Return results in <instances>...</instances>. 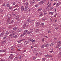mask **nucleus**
Wrapping results in <instances>:
<instances>
[{"label":"nucleus","instance_id":"nucleus-1","mask_svg":"<svg viewBox=\"0 0 61 61\" xmlns=\"http://www.w3.org/2000/svg\"><path fill=\"white\" fill-rule=\"evenodd\" d=\"M11 14H10L8 15V19H7V21H8L9 22V20H10V19H11Z\"/></svg>","mask_w":61,"mask_h":61},{"label":"nucleus","instance_id":"nucleus-2","mask_svg":"<svg viewBox=\"0 0 61 61\" xmlns=\"http://www.w3.org/2000/svg\"><path fill=\"white\" fill-rule=\"evenodd\" d=\"M15 34L14 33H11L10 34L9 36H10L11 38H13L14 37V36H15Z\"/></svg>","mask_w":61,"mask_h":61},{"label":"nucleus","instance_id":"nucleus-3","mask_svg":"<svg viewBox=\"0 0 61 61\" xmlns=\"http://www.w3.org/2000/svg\"><path fill=\"white\" fill-rule=\"evenodd\" d=\"M60 4H61V3L60 2H59L58 3H57L55 7H57L58 6H59L60 5Z\"/></svg>","mask_w":61,"mask_h":61},{"label":"nucleus","instance_id":"nucleus-4","mask_svg":"<svg viewBox=\"0 0 61 61\" xmlns=\"http://www.w3.org/2000/svg\"><path fill=\"white\" fill-rule=\"evenodd\" d=\"M27 24L26 23H25L24 24L23 26V29H25V27H26V25Z\"/></svg>","mask_w":61,"mask_h":61},{"label":"nucleus","instance_id":"nucleus-5","mask_svg":"<svg viewBox=\"0 0 61 61\" xmlns=\"http://www.w3.org/2000/svg\"><path fill=\"white\" fill-rule=\"evenodd\" d=\"M4 35V32H3L0 35V37H2L3 36V35Z\"/></svg>","mask_w":61,"mask_h":61},{"label":"nucleus","instance_id":"nucleus-6","mask_svg":"<svg viewBox=\"0 0 61 61\" xmlns=\"http://www.w3.org/2000/svg\"><path fill=\"white\" fill-rule=\"evenodd\" d=\"M44 3V1H41L39 3V5H42V4H43Z\"/></svg>","mask_w":61,"mask_h":61},{"label":"nucleus","instance_id":"nucleus-7","mask_svg":"<svg viewBox=\"0 0 61 61\" xmlns=\"http://www.w3.org/2000/svg\"><path fill=\"white\" fill-rule=\"evenodd\" d=\"M44 25V23H41V24H40V27H42Z\"/></svg>","mask_w":61,"mask_h":61},{"label":"nucleus","instance_id":"nucleus-8","mask_svg":"<svg viewBox=\"0 0 61 61\" xmlns=\"http://www.w3.org/2000/svg\"><path fill=\"white\" fill-rule=\"evenodd\" d=\"M13 54H10L9 58H10V59H13Z\"/></svg>","mask_w":61,"mask_h":61},{"label":"nucleus","instance_id":"nucleus-9","mask_svg":"<svg viewBox=\"0 0 61 61\" xmlns=\"http://www.w3.org/2000/svg\"><path fill=\"white\" fill-rule=\"evenodd\" d=\"M29 42V41H25L24 42V45H26Z\"/></svg>","mask_w":61,"mask_h":61},{"label":"nucleus","instance_id":"nucleus-10","mask_svg":"<svg viewBox=\"0 0 61 61\" xmlns=\"http://www.w3.org/2000/svg\"><path fill=\"white\" fill-rule=\"evenodd\" d=\"M22 31V30L21 28H20L17 30L18 32H21Z\"/></svg>","mask_w":61,"mask_h":61},{"label":"nucleus","instance_id":"nucleus-11","mask_svg":"<svg viewBox=\"0 0 61 61\" xmlns=\"http://www.w3.org/2000/svg\"><path fill=\"white\" fill-rule=\"evenodd\" d=\"M20 9L22 11H24V7L23 6H22L20 7Z\"/></svg>","mask_w":61,"mask_h":61},{"label":"nucleus","instance_id":"nucleus-12","mask_svg":"<svg viewBox=\"0 0 61 61\" xmlns=\"http://www.w3.org/2000/svg\"><path fill=\"white\" fill-rule=\"evenodd\" d=\"M9 20V22H8V21H7V22H10V23H13V22H14V20H11V21H10V20Z\"/></svg>","mask_w":61,"mask_h":61},{"label":"nucleus","instance_id":"nucleus-13","mask_svg":"<svg viewBox=\"0 0 61 61\" xmlns=\"http://www.w3.org/2000/svg\"><path fill=\"white\" fill-rule=\"evenodd\" d=\"M20 17L19 16V15H17L16 16V17H15V19H16V20H17V19H19V18Z\"/></svg>","mask_w":61,"mask_h":61},{"label":"nucleus","instance_id":"nucleus-14","mask_svg":"<svg viewBox=\"0 0 61 61\" xmlns=\"http://www.w3.org/2000/svg\"><path fill=\"white\" fill-rule=\"evenodd\" d=\"M18 27H14L13 29L15 31H16V30L18 29Z\"/></svg>","mask_w":61,"mask_h":61},{"label":"nucleus","instance_id":"nucleus-15","mask_svg":"<svg viewBox=\"0 0 61 61\" xmlns=\"http://www.w3.org/2000/svg\"><path fill=\"white\" fill-rule=\"evenodd\" d=\"M36 2V1L35 0H33L31 1V2L30 3V4H33V3H35Z\"/></svg>","mask_w":61,"mask_h":61},{"label":"nucleus","instance_id":"nucleus-16","mask_svg":"<svg viewBox=\"0 0 61 61\" xmlns=\"http://www.w3.org/2000/svg\"><path fill=\"white\" fill-rule=\"evenodd\" d=\"M25 40V39H22L20 41H17V42H18V43H21V41H24V40Z\"/></svg>","mask_w":61,"mask_h":61},{"label":"nucleus","instance_id":"nucleus-17","mask_svg":"<svg viewBox=\"0 0 61 61\" xmlns=\"http://www.w3.org/2000/svg\"><path fill=\"white\" fill-rule=\"evenodd\" d=\"M29 6V5H26V6H25V9H29V8H28Z\"/></svg>","mask_w":61,"mask_h":61},{"label":"nucleus","instance_id":"nucleus-18","mask_svg":"<svg viewBox=\"0 0 61 61\" xmlns=\"http://www.w3.org/2000/svg\"><path fill=\"white\" fill-rule=\"evenodd\" d=\"M42 8H39L37 10V11H38V12H40V11H41V10H42Z\"/></svg>","mask_w":61,"mask_h":61},{"label":"nucleus","instance_id":"nucleus-19","mask_svg":"<svg viewBox=\"0 0 61 61\" xmlns=\"http://www.w3.org/2000/svg\"><path fill=\"white\" fill-rule=\"evenodd\" d=\"M9 34V32L8 31H6L5 32V35H8Z\"/></svg>","mask_w":61,"mask_h":61},{"label":"nucleus","instance_id":"nucleus-20","mask_svg":"<svg viewBox=\"0 0 61 61\" xmlns=\"http://www.w3.org/2000/svg\"><path fill=\"white\" fill-rule=\"evenodd\" d=\"M32 33V31H29L27 32V34H31V33Z\"/></svg>","mask_w":61,"mask_h":61},{"label":"nucleus","instance_id":"nucleus-21","mask_svg":"<svg viewBox=\"0 0 61 61\" xmlns=\"http://www.w3.org/2000/svg\"><path fill=\"white\" fill-rule=\"evenodd\" d=\"M5 6H7V7H10V5H9V4H8L7 5H6Z\"/></svg>","mask_w":61,"mask_h":61},{"label":"nucleus","instance_id":"nucleus-22","mask_svg":"<svg viewBox=\"0 0 61 61\" xmlns=\"http://www.w3.org/2000/svg\"><path fill=\"white\" fill-rule=\"evenodd\" d=\"M28 30H25L24 31V34H25H25H26L27 32H28Z\"/></svg>","mask_w":61,"mask_h":61},{"label":"nucleus","instance_id":"nucleus-23","mask_svg":"<svg viewBox=\"0 0 61 61\" xmlns=\"http://www.w3.org/2000/svg\"><path fill=\"white\" fill-rule=\"evenodd\" d=\"M45 45L43 44L41 46V48H44V47H45Z\"/></svg>","mask_w":61,"mask_h":61},{"label":"nucleus","instance_id":"nucleus-24","mask_svg":"<svg viewBox=\"0 0 61 61\" xmlns=\"http://www.w3.org/2000/svg\"><path fill=\"white\" fill-rule=\"evenodd\" d=\"M42 61H45L46 60V58H42Z\"/></svg>","mask_w":61,"mask_h":61},{"label":"nucleus","instance_id":"nucleus-25","mask_svg":"<svg viewBox=\"0 0 61 61\" xmlns=\"http://www.w3.org/2000/svg\"><path fill=\"white\" fill-rule=\"evenodd\" d=\"M39 25H40V23H39L37 22L36 24V25L37 26H38Z\"/></svg>","mask_w":61,"mask_h":61},{"label":"nucleus","instance_id":"nucleus-26","mask_svg":"<svg viewBox=\"0 0 61 61\" xmlns=\"http://www.w3.org/2000/svg\"><path fill=\"white\" fill-rule=\"evenodd\" d=\"M60 45H58L56 47V48H58L60 47Z\"/></svg>","mask_w":61,"mask_h":61},{"label":"nucleus","instance_id":"nucleus-27","mask_svg":"<svg viewBox=\"0 0 61 61\" xmlns=\"http://www.w3.org/2000/svg\"><path fill=\"white\" fill-rule=\"evenodd\" d=\"M25 35V34L24 33L23 34H21L20 35V36L21 37H22V36H24Z\"/></svg>","mask_w":61,"mask_h":61},{"label":"nucleus","instance_id":"nucleus-28","mask_svg":"<svg viewBox=\"0 0 61 61\" xmlns=\"http://www.w3.org/2000/svg\"><path fill=\"white\" fill-rule=\"evenodd\" d=\"M51 3H50L47 6V8H48V7H50L51 6Z\"/></svg>","mask_w":61,"mask_h":61},{"label":"nucleus","instance_id":"nucleus-29","mask_svg":"<svg viewBox=\"0 0 61 61\" xmlns=\"http://www.w3.org/2000/svg\"><path fill=\"white\" fill-rule=\"evenodd\" d=\"M18 59V57H15L14 58V60H17Z\"/></svg>","mask_w":61,"mask_h":61},{"label":"nucleus","instance_id":"nucleus-30","mask_svg":"<svg viewBox=\"0 0 61 61\" xmlns=\"http://www.w3.org/2000/svg\"><path fill=\"white\" fill-rule=\"evenodd\" d=\"M6 49H5L4 50H1V52H5V51H6Z\"/></svg>","mask_w":61,"mask_h":61},{"label":"nucleus","instance_id":"nucleus-31","mask_svg":"<svg viewBox=\"0 0 61 61\" xmlns=\"http://www.w3.org/2000/svg\"><path fill=\"white\" fill-rule=\"evenodd\" d=\"M25 5H29V3H28V2H27L25 3Z\"/></svg>","mask_w":61,"mask_h":61},{"label":"nucleus","instance_id":"nucleus-32","mask_svg":"<svg viewBox=\"0 0 61 61\" xmlns=\"http://www.w3.org/2000/svg\"><path fill=\"white\" fill-rule=\"evenodd\" d=\"M30 20H27L26 21V23H27V24H28L30 22Z\"/></svg>","mask_w":61,"mask_h":61},{"label":"nucleus","instance_id":"nucleus-33","mask_svg":"<svg viewBox=\"0 0 61 61\" xmlns=\"http://www.w3.org/2000/svg\"><path fill=\"white\" fill-rule=\"evenodd\" d=\"M49 46V45H48V44H46L45 45V47H47V46Z\"/></svg>","mask_w":61,"mask_h":61},{"label":"nucleus","instance_id":"nucleus-34","mask_svg":"<svg viewBox=\"0 0 61 61\" xmlns=\"http://www.w3.org/2000/svg\"><path fill=\"white\" fill-rule=\"evenodd\" d=\"M57 15V13H56V14L54 15V17H56V15Z\"/></svg>","mask_w":61,"mask_h":61},{"label":"nucleus","instance_id":"nucleus-35","mask_svg":"<svg viewBox=\"0 0 61 61\" xmlns=\"http://www.w3.org/2000/svg\"><path fill=\"white\" fill-rule=\"evenodd\" d=\"M35 32L36 33L38 32H39V30L36 29V30Z\"/></svg>","mask_w":61,"mask_h":61},{"label":"nucleus","instance_id":"nucleus-36","mask_svg":"<svg viewBox=\"0 0 61 61\" xmlns=\"http://www.w3.org/2000/svg\"><path fill=\"white\" fill-rule=\"evenodd\" d=\"M44 15H46L47 14V11L44 12Z\"/></svg>","mask_w":61,"mask_h":61},{"label":"nucleus","instance_id":"nucleus-37","mask_svg":"<svg viewBox=\"0 0 61 61\" xmlns=\"http://www.w3.org/2000/svg\"><path fill=\"white\" fill-rule=\"evenodd\" d=\"M54 44L52 43H51L50 45V46H54Z\"/></svg>","mask_w":61,"mask_h":61},{"label":"nucleus","instance_id":"nucleus-38","mask_svg":"<svg viewBox=\"0 0 61 61\" xmlns=\"http://www.w3.org/2000/svg\"><path fill=\"white\" fill-rule=\"evenodd\" d=\"M17 35H15V36H14V38H17Z\"/></svg>","mask_w":61,"mask_h":61},{"label":"nucleus","instance_id":"nucleus-39","mask_svg":"<svg viewBox=\"0 0 61 61\" xmlns=\"http://www.w3.org/2000/svg\"><path fill=\"white\" fill-rule=\"evenodd\" d=\"M49 14L51 15H53V12H50Z\"/></svg>","mask_w":61,"mask_h":61},{"label":"nucleus","instance_id":"nucleus-40","mask_svg":"<svg viewBox=\"0 0 61 61\" xmlns=\"http://www.w3.org/2000/svg\"><path fill=\"white\" fill-rule=\"evenodd\" d=\"M19 7V6H18V5H16L15 6V7Z\"/></svg>","mask_w":61,"mask_h":61},{"label":"nucleus","instance_id":"nucleus-41","mask_svg":"<svg viewBox=\"0 0 61 61\" xmlns=\"http://www.w3.org/2000/svg\"><path fill=\"white\" fill-rule=\"evenodd\" d=\"M43 16V14H40L39 15L40 16Z\"/></svg>","mask_w":61,"mask_h":61},{"label":"nucleus","instance_id":"nucleus-42","mask_svg":"<svg viewBox=\"0 0 61 61\" xmlns=\"http://www.w3.org/2000/svg\"><path fill=\"white\" fill-rule=\"evenodd\" d=\"M21 57L20 56H18V58L19 59H21V58H20L21 57Z\"/></svg>","mask_w":61,"mask_h":61},{"label":"nucleus","instance_id":"nucleus-43","mask_svg":"<svg viewBox=\"0 0 61 61\" xmlns=\"http://www.w3.org/2000/svg\"><path fill=\"white\" fill-rule=\"evenodd\" d=\"M35 6V7H37V6H38V5L36 4Z\"/></svg>","mask_w":61,"mask_h":61},{"label":"nucleus","instance_id":"nucleus-44","mask_svg":"<svg viewBox=\"0 0 61 61\" xmlns=\"http://www.w3.org/2000/svg\"><path fill=\"white\" fill-rule=\"evenodd\" d=\"M0 12H3V10H1L0 9Z\"/></svg>","mask_w":61,"mask_h":61},{"label":"nucleus","instance_id":"nucleus-45","mask_svg":"<svg viewBox=\"0 0 61 61\" xmlns=\"http://www.w3.org/2000/svg\"><path fill=\"white\" fill-rule=\"evenodd\" d=\"M12 8V7L11 6H10V7L9 8V9H10V10Z\"/></svg>","mask_w":61,"mask_h":61},{"label":"nucleus","instance_id":"nucleus-46","mask_svg":"<svg viewBox=\"0 0 61 61\" xmlns=\"http://www.w3.org/2000/svg\"><path fill=\"white\" fill-rule=\"evenodd\" d=\"M45 57H49V55H45Z\"/></svg>","mask_w":61,"mask_h":61},{"label":"nucleus","instance_id":"nucleus-47","mask_svg":"<svg viewBox=\"0 0 61 61\" xmlns=\"http://www.w3.org/2000/svg\"><path fill=\"white\" fill-rule=\"evenodd\" d=\"M18 48H19V49H20V48H21V46H19L18 47Z\"/></svg>","mask_w":61,"mask_h":61},{"label":"nucleus","instance_id":"nucleus-48","mask_svg":"<svg viewBox=\"0 0 61 61\" xmlns=\"http://www.w3.org/2000/svg\"><path fill=\"white\" fill-rule=\"evenodd\" d=\"M6 38V35L3 38V39H5Z\"/></svg>","mask_w":61,"mask_h":61},{"label":"nucleus","instance_id":"nucleus-49","mask_svg":"<svg viewBox=\"0 0 61 61\" xmlns=\"http://www.w3.org/2000/svg\"><path fill=\"white\" fill-rule=\"evenodd\" d=\"M45 39L44 38H43L42 39V42H44V40Z\"/></svg>","mask_w":61,"mask_h":61},{"label":"nucleus","instance_id":"nucleus-50","mask_svg":"<svg viewBox=\"0 0 61 61\" xmlns=\"http://www.w3.org/2000/svg\"><path fill=\"white\" fill-rule=\"evenodd\" d=\"M52 55H50V56H49V57H52Z\"/></svg>","mask_w":61,"mask_h":61},{"label":"nucleus","instance_id":"nucleus-51","mask_svg":"<svg viewBox=\"0 0 61 61\" xmlns=\"http://www.w3.org/2000/svg\"><path fill=\"white\" fill-rule=\"evenodd\" d=\"M43 12H46V10H43Z\"/></svg>","mask_w":61,"mask_h":61},{"label":"nucleus","instance_id":"nucleus-52","mask_svg":"<svg viewBox=\"0 0 61 61\" xmlns=\"http://www.w3.org/2000/svg\"><path fill=\"white\" fill-rule=\"evenodd\" d=\"M39 14H43V13H42V12H39Z\"/></svg>","mask_w":61,"mask_h":61},{"label":"nucleus","instance_id":"nucleus-53","mask_svg":"<svg viewBox=\"0 0 61 61\" xmlns=\"http://www.w3.org/2000/svg\"><path fill=\"white\" fill-rule=\"evenodd\" d=\"M11 33H14V31L13 30H11Z\"/></svg>","mask_w":61,"mask_h":61},{"label":"nucleus","instance_id":"nucleus-54","mask_svg":"<svg viewBox=\"0 0 61 61\" xmlns=\"http://www.w3.org/2000/svg\"><path fill=\"white\" fill-rule=\"evenodd\" d=\"M53 9V7H51L50 8V10H52Z\"/></svg>","mask_w":61,"mask_h":61},{"label":"nucleus","instance_id":"nucleus-55","mask_svg":"<svg viewBox=\"0 0 61 61\" xmlns=\"http://www.w3.org/2000/svg\"><path fill=\"white\" fill-rule=\"evenodd\" d=\"M29 40H30V41H32L33 40V39L31 38H30L29 39Z\"/></svg>","mask_w":61,"mask_h":61},{"label":"nucleus","instance_id":"nucleus-56","mask_svg":"<svg viewBox=\"0 0 61 61\" xmlns=\"http://www.w3.org/2000/svg\"><path fill=\"white\" fill-rule=\"evenodd\" d=\"M17 21H20V19L19 18L18 19H17Z\"/></svg>","mask_w":61,"mask_h":61},{"label":"nucleus","instance_id":"nucleus-57","mask_svg":"<svg viewBox=\"0 0 61 61\" xmlns=\"http://www.w3.org/2000/svg\"><path fill=\"white\" fill-rule=\"evenodd\" d=\"M6 41H3V42L4 43H6Z\"/></svg>","mask_w":61,"mask_h":61},{"label":"nucleus","instance_id":"nucleus-58","mask_svg":"<svg viewBox=\"0 0 61 61\" xmlns=\"http://www.w3.org/2000/svg\"><path fill=\"white\" fill-rule=\"evenodd\" d=\"M5 4H3L2 5L3 6H5Z\"/></svg>","mask_w":61,"mask_h":61},{"label":"nucleus","instance_id":"nucleus-59","mask_svg":"<svg viewBox=\"0 0 61 61\" xmlns=\"http://www.w3.org/2000/svg\"><path fill=\"white\" fill-rule=\"evenodd\" d=\"M32 42H36V41L35 40H33L32 41Z\"/></svg>","mask_w":61,"mask_h":61},{"label":"nucleus","instance_id":"nucleus-60","mask_svg":"<svg viewBox=\"0 0 61 61\" xmlns=\"http://www.w3.org/2000/svg\"><path fill=\"white\" fill-rule=\"evenodd\" d=\"M9 28H11L12 27V26H9Z\"/></svg>","mask_w":61,"mask_h":61},{"label":"nucleus","instance_id":"nucleus-61","mask_svg":"<svg viewBox=\"0 0 61 61\" xmlns=\"http://www.w3.org/2000/svg\"><path fill=\"white\" fill-rule=\"evenodd\" d=\"M36 57H34L33 58V59L34 60H35V59L36 58Z\"/></svg>","mask_w":61,"mask_h":61},{"label":"nucleus","instance_id":"nucleus-62","mask_svg":"<svg viewBox=\"0 0 61 61\" xmlns=\"http://www.w3.org/2000/svg\"><path fill=\"white\" fill-rule=\"evenodd\" d=\"M61 42V41H59L58 42V44H59L60 43V44Z\"/></svg>","mask_w":61,"mask_h":61},{"label":"nucleus","instance_id":"nucleus-63","mask_svg":"<svg viewBox=\"0 0 61 61\" xmlns=\"http://www.w3.org/2000/svg\"><path fill=\"white\" fill-rule=\"evenodd\" d=\"M48 33H51V31H48Z\"/></svg>","mask_w":61,"mask_h":61},{"label":"nucleus","instance_id":"nucleus-64","mask_svg":"<svg viewBox=\"0 0 61 61\" xmlns=\"http://www.w3.org/2000/svg\"><path fill=\"white\" fill-rule=\"evenodd\" d=\"M59 55L61 56V52H60L59 53Z\"/></svg>","mask_w":61,"mask_h":61}]
</instances>
